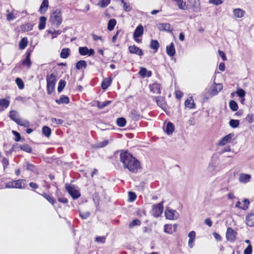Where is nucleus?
<instances>
[{"mask_svg":"<svg viewBox=\"0 0 254 254\" xmlns=\"http://www.w3.org/2000/svg\"><path fill=\"white\" fill-rule=\"evenodd\" d=\"M120 161L123 163L124 168L131 172L136 173L140 168V162L127 151L121 152Z\"/></svg>","mask_w":254,"mask_h":254,"instance_id":"1","label":"nucleus"},{"mask_svg":"<svg viewBox=\"0 0 254 254\" xmlns=\"http://www.w3.org/2000/svg\"><path fill=\"white\" fill-rule=\"evenodd\" d=\"M62 12L59 9H57L53 12L50 18V21L53 25L58 27L62 22Z\"/></svg>","mask_w":254,"mask_h":254,"instance_id":"2","label":"nucleus"},{"mask_svg":"<svg viewBox=\"0 0 254 254\" xmlns=\"http://www.w3.org/2000/svg\"><path fill=\"white\" fill-rule=\"evenodd\" d=\"M47 89L49 94H51L53 92L57 81L56 76L54 73H51L46 77Z\"/></svg>","mask_w":254,"mask_h":254,"instance_id":"3","label":"nucleus"},{"mask_svg":"<svg viewBox=\"0 0 254 254\" xmlns=\"http://www.w3.org/2000/svg\"><path fill=\"white\" fill-rule=\"evenodd\" d=\"M165 214L166 218L169 220L177 219L179 216V214L176 210L169 208H166Z\"/></svg>","mask_w":254,"mask_h":254,"instance_id":"4","label":"nucleus"},{"mask_svg":"<svg viewBox=\"0 0 254 254\" xmlns=\"http://www.w3.org/2000/svg\"><path fill=\"white\" fill-rule=\"evenodd\" d=\"M65 188L67 191L74 199L78 198L80 196V192L74 187L66 185Z\"/></svg>","mask_w":254,"mask_h":254,"instance_id":"5","label":"nucleus"},{"mask_svg":"<svg viewBox=\"0 0 254 254\" xmlns=\"http://www.w3.org/2000/svg\"><path fill=\"white\" fill-rule=\"evenodd\" d=\"M237 232L232 228L229 227L227 229L226 233V237L228 241L231 242H234L236 239Z\"/></svg>","mask_w":254,"mask_h":254,"instance_id":"6","label":"nucleus"},{"mask_svg":"<svg viewBox=\"0 0 254 254\" xmlns=\"http://www.w3.org/2000/svg\"><path fill=\"white\" fill-rule=\"evenodd\" d=\"M79 53L81 56H90L93 55L95 51L93 49H88L87 47H80L78 49Z\"/></svg>","mask_w":254,"mask_h":254,"instance_id":"7","label":"nucleus"},{"mask_svg":"<svg viewBox=\"0 0 254 254\" xmlns=\"http://www.w3.org/2000/svg\"><path fill=\"white\" fill-rule=\"evenodd\" d=\"M163 201L160 203L155 204L153 206V210L155 213L156 216H159L163 213L164 207H163Z\"/></svg>","mask_w":254,"mask_h":254,"instance_id":"8","label":"nucleus"},{"mask_svg":"<svg viewBox=\"0 0 254 254\" xmlns=\"http://www.w3.org/2000/svg\"><path fill=\"white\" fill-rule=\"evenodd\" d=\"M157 28L160 31H167L172 32L173 30V28L169 23H160L157 25Z\"/></svg>","mask_w":254,"mask_h":254,"instance_id":"9","label":"nucleus"},{"mask_svg":"<svg viewBox=\"0 0 254 254\" xmlns=\"http://www.w3.org/2000/svg\"><path fill=\"white\" fill-rule=\"evenodd\" d=\"M250 201L248 199H244L242 202L238 201L236 204V207L243 210H246L248 208Z\"/></svg>","mask_w":254,"mask_h":254,"instance_id":"10","label":"nucleus"},{"mask_svg":"<svg viewBox=\"0 0 254 254\" xmlns=\"http://www.w3.org/2000/svg\"><path fill=\"white\" fill-rule=\"evenodd\" d=\"M234 136V134L230 133L224 137H223L218 142V144L219 146H223L229 142L232 139V137Z\"/></svg>","mask_w":254,"mask_h":254,"instance_id":"11","label":"nucleus"},{"mask_svg":"<svg viewBox=\"0 0 254 254\" xmlns=\"http://www.w3.org/2000/svg\"><path fill=\"white\" fill-rule=\"evenodd\" d=\"M128 50L131 54H134L140 56L143 55V52L141 49L134 45L130 46L128 47Z\"/></svg>","mask_w":254,"mask_h":254,"instance_id":"12","label":"nucleus"},{"mask_svg":"<svg viewBox=\"0 0 254 254\" xmlns=\"http://www.w3.org/2000/svg\"><path fill=\"white\" fill-rule=\"evenodd\" d=\"M246 223L250 227L254 226V213H249L246 216Z\"/></svg>","mask_w":254,"mask_h":254,"instance_id":"13","label":"nucleus"},{"mask_svg":"<svg viewBox=\"0 0 254 254\" xmlns=\"http://www.w3.org/2000/svg\"><path fill=\"white\" fill-rule=\"evenodd\" d=\"M166 53L170 57H173L175 55L176 50L173 43H171L170 45L166 47Z\"/></svg>","mask_w":254,"mask_h":254,"instance_id":"14","label":"nucleus"},{"mask_svg":"<svg viewBox=\"0 0 254 254\" xmlns=\"http://www.w3.org/2000/svg\"><path fill=\"white\" fill-rule=\"evenodd\" d=\"M155 100L157 105L161 109H164L166 108V102L164 97L161 96L156 97Z\"/></svg>","mask_w":254,"mask_h":254,"instance_id":"15","label":"nucleus"},{"mask_svg":"<svg viewBox=\"0 0 254 254\" xmlns=\"http://www.w3.org/2000/svg\"><path fill=\"white\" fill-rule=\"evenodd\" d=\"M149 88L151 91L153 93H161V85L158 83H154L149 85Z\"/></svg>","mask_w":254,"mask_h":254,"instance_id":"16","label":"nucleus"},{"mask_svg":"<svg viewBox=\"0 0 254 254\" xmlns=\"http://www.w3.org/2000/svg\"><path fill=\"white\" fill-rule=\"evenodd\" d=\"M14 181V188L16 189H24L26 185V181L24 180L20 179Z\"/></svg>","mask_w":254,"mask_h":254,"instance_id":"17","label":"nucleus"},{"mask_svg":"<svg viewBox=\"0 0 254 254\" xmlns=\"http://www.w3.org/2000/svg\"><path fill=\"white\" fill-rule=\"evenodd\" d=\"M49 7L48 0H43L39 8V12L41 14H44Z\"/></svg>","mask_w":254,"mask_h":254,"instance_id":"18","label":"nucleus"},{"mask_svg":"<svg viewBox=\"0 0 254 254\" xmlns=\"http://www.w3.org/2000/svg\"><path fill=\"white\" fill-rule=\"evenodd\" d=\"M143 33V27L142 25L138 26L133 33V38H137L141 36Z\"/></svg>","mask_w":254,"mask_h":254,"instance_id":"19","label":"nucleus"},{"mask_svg":"<svg viewBox=\"0 0 254 254\" xmlns=\"http://www.w3.org/2000/svg\"><path fill=\"white\" fill-rule=\"evenodd\" d=\"M112 81V78L109 77L104 79L102 83L101 87L103 90H106L108 87L111 85Z\"/></svg>","mask_w":254,"mask_h":254,"instance_id":"20","label":"nucleus"},{"mask_svg":"<svg viewBox=\"0 0 254 254\" xmlns=\"http://www.w3.org/2000/svg\"><path fill=\"white\" fill-rule=\"evenodd\" d=\"M251 176L249 174H241L239 178V181L242 183H247L250 181Z\"/></svg>","mask_w":254,"mask_h":254,"instance_id":"21","label":"nucleus"},{"mask_svg":"<svg viewBox=\"0 0 254 254\" xmlns=\"http://www.w3.org/2000/svg\"><path fill=\"white\" fill-rule=\"evenodd\" d=\"M245 12L241 8H235L233 9L234 16L236 18H241L244 16Z\"/></svg>","mask_w":254,"mask_h":254,"instance_id":"22","label":"nucleus"},{"mask_svg":"<svg viewBox=\"0 0 254 254\" xmlns=\"http://www.w3.org/2000/svg\"><path fill=\"white\" fill-rule=\"evenodd\" d=\"M189 240L188 242V245L190 248H192L193 247L192 243L194 242L195 237V232L193 231H190L189 235Z\"/></svg>","mask_w":254,"mask_h":254,"instance_id":"23","label":"nucleus"},{"mask_svg":"<svg viewBox=\"0 0 254 254\" xmlns=\"http://www.w3.org/2000/svg\"><path fill=\"white\" fill-rule=\"evenodd\" d=\"M69 102V98L67 96H65L64 95H62L59 99L56 100V102L59 104H68Z\"/></svg>","mask_w":254,"mask_h":254,"instance_id":"24","label":"nucleus"},{"mask_svg":"<svg viewBox=\"0 0 254 254\" xmlns=\"http://www.w3.org/2000/svg\"><path fill=\"white\" fill-rule=\"evenodd\" d=\"M9 105V101L6 99L0 100V111L7 108Z\"/></svg>","mask_w":254,"mask_h":254,"instance_id":"25","label":"nucleus"},{"mask_svg":"<svg viewBox=\"0 0 254 254\" xmlns=\"http://www.w3.org/2000/svg\"><path fill=\"white\" fill-rule=\"evenodd\" d=\"M22 64L26 66L28 68H30L31 65V62L30 60V53L27 54L25 59L23 61Z\"/></svg>","mask_w":254,"mask_h":254,"instance_id":"26","label":"nucleus"},{"mask_svg":"<svg viewBox=\"0 0 254 254\" xmlns=\"http://www.w3.org/2000/svg\"><path fill=\"white\" fill-rule=\"evenodd\" d=\"M47 18L45 16H41L39 19V23L38 28L40 30H43L45 28Z\"/></svg>","mask_w":254,"mask_h":254,"instance_id":"27","label":"nucleus"},{"mask_svg":"<svg viewBox=\"0 0 254 254\" xmlns=\"http://www.w3.org/2000/svg\"><path fill=\"white\" fill-rule=\"evenodd\" d=\"M185 105L186 107L190 109H194L195 108V104L194 103L192 97H191L190 99H187L185 101Z\"/></svg>","mask_w":254,"mask_h":254,"instance_id":"28","label":"nucleus"},{"mask_svg":"<svg viewBox=\"0 0 254 254\" xmlns=\"http://www.w3.org/2000/svg\"><path fill=\"white\" fill-rule=\"evenodd\" d=\"M9 117L12 120L14 121L16 123L17 122V121H18L19 119L18 118V113L14 110L9 112Z\"/></svg>","mask_w":254,"mask_h":254,"instance_id":"29","label":"nucleus"},{"mask_svg":"<svg viewBox=\"0 0 254 254\" xmlns=\"http://www.w3.org/2000/svg\"><path fill=\"white\" fill-rule=\"evenodd\" d=\"M174 130V125L171 123L168 122L166 126V132L168 135H171L173 133Z\"/></svg>","mask_w":254,"mask_h":254,"instance_id":"30","label":"nucleus"},{"mask_svg":"<svg viewBox=\"0 0 254 254\" xmlns=\"http://www.w3.org/2000/svg\"><path fill=\"white\" fill-rule=\"evenodd\" d=\"M129 117L134 120H138L140 119V115L138 111L135 110H132L129 114Z\"/></svg>","mask_w":254,"mask_h":254,"instance_id":"31","label":"nucleus"},{"mask_svg":"<svg viewBox=\"0 0 254 254\" xmlns=\"http://www.w3.org/2000/svg\"><path fill=\"white\" fill-rule=\"evenodd\" d=\"M70 49L68 48H64L62 50L60 53V57L63 59H66L69 55Z\"/></svg>","mask_w":254,"mask_h":254,"instance_id":"32","label":"nucleus"},{"mask_svg":"<svg viewBox=\"0 0 254 254\" xmlns=\"http://www.w3.org/2000/svg\"><path fill=\"white\" fill-rule=\"evenodd\" d=\"M87 66V63L84 60H80L77 62L76 64V68L78 70H80L82 68H85Z\"/></svg>","mask_w":254,"mask_h":254,"instance_id":"33","label":"nucleus"},{"mask_svg":"<svg viewBox=\"0 0 254 254\" xmlns=\"http://www.w3.org/2000/svg\"><path fill=\"white\" fill-rule=\"evenodd\" d=\"M112 103V101H106L103 102H101L100 101L97 102V106L98 108L102 109L104 108L105 107L108 106L109 104H110Z\"/></svg>","mask_w":254,"mask_h":254,"instance_id":"34","label":"nucleus"},{"mask_svg":"<svg viewBox=\"0 0 254 254\" xmlns=\"http://www.w3.org/2000/svg\"><path fill=\"white\" fill-rule=\"evenodd\" d=\"M28 43L27 38L26 37L23 38L19 43V48L20 49L23 50L25 49Z\"/></svg>","mask_w":254,"mask_h":254,"instance_id":"35","label":"nucleus"},{"mask_svg":"<svg viewBox=\"0 0 254 254\" xmlns=\"http://www.w3.org/2000/svg\"><path fill=\"white\" fill-rule=\"evenodd\" d=\"M116 123L119 127H124L126 126L127 121L125 118L121 117L117 119Z\"/></svg>","mask_w":254,"mask_h":254,"instance_id":"36","label":"nucleus"},{"mask_svg":"<svg viewBox=\"0 0 254 254\" xmlns=\"http://www.w3.org/2000/svg\"><path fill=\"white\" fill-rule=\"evenodd\" d=\"M42 133L45 136L49 137L51 134V129L47 126H44L42 128Z\"/></svg>","mask_w":254,"mask_h":254,"instance_id":"37","label":"nucleus"},{"mask_svg":"<svg viewBox=\"0 0 254 254\" xmlns=\"http://www.w3.org/2000/svg\"><path fill=\"white\" fill-rule=\"evenodd\" d=\"M116 20L115 19H110L108 23V29L109 31L113 30L116 24Z\"/></svg>","mask_w":254,"mask_h":254,"instance_id":"38","label":"nucleus"},{"mask_svg":"<svg viewBox=\"0 0 254 254\" xmlns=\"http://www.w3.org/2000/svg\"><path fill=\"white\" fill-rule=\"evenodd\" d=\"M17 121L16 124L19 126L24 127H28L30 126V123L27 120L19 119Z\"/></svg>","mask_w":254,"mask_h":254,"instance_id":"39","label":"nucleus"},{"mask_svg":"<svg viewBox=\"0 0 254 254\" xmlns=\"http://www.w3.org/2000/svg\"><path fill=\"white\" fill-rule=\"evenodd\" d=\"M42 195L50 203L52 204H54L55 202V199L54 197L50 194H49L46 193H44L42 194Z\"/></svg>","mask_w":254,"mask_h":254,"instance_id":"40","label":"nucleus"},{"mask_svg":"<svg viewBox=\"0 0 254 254\" xmlns=\"http://www.w3.org/2000/svg\"><path fill=\"white\" fill-rule=\"evenodd\" d=\"M19 148L22 150L25 151L26 152H28V153H31L32 151L31 147L29 145H28L27 144H24L22 145H19Z\"/></svg>","mask_w":254,"mask_h":254,"instance_id":"41","label":"nucleus"},{"mask_svg":"<svg viewBox=\"0 0 254 254\" xmlns=\"http://www.w3.org/2000/svg\"><path fill=\"white\" fill-rule=\"evenodd\" d=\"M150 46L151 49L156 51L159 47V43L157 40H152L150 42Z\"/></svg>","mask_w":254,"mask_h":254,"instance_id":"42","label":"nucleus"},{"mask_svg":"<svg viewBox=\"0 0 254 254\" xmlns=\"http://www.w3.org/2000/svg\"><path fill=\"white\" fill-rule=\"evenodd\" d=\"M174 230H172V226L170 225H165L164 226V232L168 234H172L173 231H175V229L176 228V226H174Z\"/></svg>","mask_w":254,"mask_h":254,"instance_id":"43","label":"nucleus"},{"mask_svg":"<svg viewBox=\"0 0 254 254\" xmlns=\"http://www.w3.org/2000/svg\"><path fill=\"white\" fill-rule=\"evenodd\" d=\"M229 107L233 111H236L238 109V106L237 102L234 100H231L229 102Z\"/></svg>","mask_w":254,"mask_h":254,"instance_id":"44","label":"nucleus"},{"mask_svg":"<svg viewBox=\"0 0 254 254\" xmlns=\"http://www.w3.org/2000/svg\"><path fill=\"white\" fill-rule=\"evenodd\" d=\"M240 122L238 120L231 119L229 121V125L232 128H236L239 127Z\"/></svg>","mask_w":254,"mask_h":254,"instance_id":"45","label":"nucleus"},{"mask_svg":"<svg viewBox=\"0 0 254 254\" xmlns=\"http://www.w3.org/2000/svg\"><path fill=\"white\" fill-rule=\"evenodd\" d=\"M111 2V0H101L97 5L101 7H105L107 6Z\"/></svg>","mask_w":254,"mask_h":254,"instance_id":"46","label":"nucleus"},{"mask_svg":"<svg viewBox=\"0 0 254 254\" xmlns=\"http://www.w3.org/2000/svg\"><path fill=\"white\" fill-rule=\"evenodd\" d=\"M66 82L64 80H60L58 87V91L61 92L65 86Z\"/></svg>","mask_w":254,"mask_h":254,"instance_id":"47","label":"nucleus"},{"mask_svg":"<svg viewBox=\"0 0 254 254\" xmlns=\"http://www.w3.org/2000/svg\"><path fill=\"white\" fill-rule=\"evenodd\" d=\"M16 84L20 89H22L24 87V84L22 80L20 78H17L15 80Z\"/></svg>","mask_w":254,"mask_h":254,"instance_id":"48","label":"nucleus"},{"mask_svg":"<svg viewBox=\"0 0 254 254\" xmlns=\"http://www.w3.org/2000/svg\"><path fill=\"white\" fill-rule=\"evenodd\" d=\"M21 28L23 31H29L32 30V26L30 23H27L22 25Z\"/></svg>","mask_w":254,"mask_h":254,"instance_id":"49","label":"nucleus"},{"mask_svg":"<svg viewBox=\"0 0 254 254\" xmlns=\"http://www.w3.org/2000/svg\"><path fill=\"white\" fill-rule=\"evenodd\" d=\"M141 224V222L138 219H134L129 224V228H132L135 226L140 225Z\"/></svg>","mask_w":254,"mask_h":254,"instance_id":"50","label":"nucleus"},{"mask_svg":"<svg viewBox=\"0 0 254 254\" xmlns=\"http://www.w3.org/2000/svg\"><path fill=\"white\" fill-rule=\"evenodd\" d=\"M122 3L123 4V8L124 10L126 11H129L131 10V7L128 4L127 2H126L124 0H121Z\"/></svg>","mask_w":254,"mask_h":254,"instance_id":"51","label":"nucleus"},{"mask_svg":"<svg viewBox=\"0 0 254 254\" xmlns=\"http://www.w3.org/2000/svg\"><path fill=\"white\" fill-rule=\"evenodd\" d=\"M136 198L135 193L132 191L128 192V199L130 202L134 201Z\"/></svg>","mask_w":254,"mask_h":254,"instance_id":"52","label":"nucleus"},{"mask_svg":"<svg viewBox=\"0 0 254 254\" xmlns=\"http://www.w3.org/2000/svg\"><path fill=\"white\" fill-rule=\"evenodd\" d=\"M48 32L52 34V39H54V38H56L58 35L61 34L62 32L60 30H55L54 31H53L52 30H49Z\"/></svg>","mask_w":254,"mask_h":254,"instance_id":"53","label":"nucleus"},{"mask_svg":"<svg viewBox=\"0 0 254 254\" xmlns=\"http://www.w3.org/2000/svg\"><path fill=\"white\" fill-rule=\"evenodd\" d=\"M90 215V213L89 211L84 212H79V215L83 219H87Z\"/></svg>","mask_w":254,"mask_h":254,"instance_id":"54","label":"nucleus"},{"mask_svg":"<svg viewBox=\"0 0 254 254\" xmlns=\"http://www.w3.org/2000/svg\"><path fill=\"white\" fill-rule=\"evenodd\" d=\"M51 122L53 124L58 125L63 124V121L61 119H56L55 118H53L51 119Z\"/></svg>","mask_w":254,"mask_h":254,"instance_id":"55","label":"nucleus"},{"mask_svg":"<svg viewBox=\"0 0 254 254\" xmlns=\"http://www.w3.org/2000/svg\"><path fill=\"white\" fill-rule=\"evenodd\" d=\"M236 94L239 97L242 98L245 96L246 92L243 89L240 88L237 90Z\"/></svg>","mask_w":254,"mask_h":254,"instance_id":"56","label":"nucleus"},{"mask_svg":"<svg viewBox=\"0 0 254 254\" xmlns=\"http://www.w3.org/2000/svg\"><path fill=\"white\" fill-rule=\"evenodd\" d=\"M223 88V86L221 84H216V86L214 88L213 91L215 92V93H218L219 91H220Z\"/></svg>","mask_w":254,"mask_h":254,"instance_id":"57","label":"nucleus"},{"mask_svg":"<svg viewBox=\"0 0 254 254\" xmlns=\"http://www.w3.org/2000/svg\"><path fill=\"white\" fill-rule=\"evenodd\" d=\"M147 70L145 68L141 67L139 71V74L142 77H145L147 75Z\"/></svg>","mask_w":254,"mask_h":254,"instance_id":"58","label":"nucleus"},{"mask_svg":"<svg viewBox=\"0 0 254 254\" xmlns=\"http://www.w3.org/2000/svg\"><path fill=\"white\" fill-rule=\"evenodd\" d=\"M12 133L15 136V140L16 141L18 142L21 140V135L19 132L15 130H12Z\"/></svg>","mask_w":254,"mask_h":254,"instance_id":"59","label":"nucleus"},{"mask_svg":"<svg viewBox=\"0 0 254 254\" xmlns=\"http://www.w3.org/2000/svg\"><path fill=\"white\" fill-rule=\"evenodd\" d=\"M252 247L251 245L249 244V246L245 249L244 251V254H252Z\"/></svg>","mask_w":254,"mask_h":254,"instance_id":"60","label":"nucleus"},{"mask_svg":"<svg viewBox=\"0 0 254 254\" xmlns=\"http://www.w3.org/2000/svg\"><path fill=\"white\" fill-rule=\"evenodd\" d=\"M223 0H209V2L216 5H218L223 3Z\"/></svg>","mask_w":254,"mask_h":254,"instance_id":"61","label":"nucleus"},{"mask_svg":"<svg viewBox=\"0 0 254 254\" xmlns=\"http://www.w3.org/2000/svg\"><path fill=\"white\" fill-rule=\"evenodd\" d=\"M108 144V141L107 140H104L101 142H99L97 144L98 148H102L106 146Z\"/></svg>","mask_w":254,"mask_h":254,"instance_id":"62","label":"nucleus"},{"mask_svg":"<svg viewBox=\"0 0 254 254\" xmlns=\"http://www.w3.org/2000/svg\"><path fill=\"white\" fill-rule=\"evenodd\" d=\"M2 166L4 169H5V168L8 166L9 165V161L6 158H3L2 161Z\"/></svg>","mask_w":254,"mask_h":254,"instance_id":"63","label":"nucleus"},{"mask_svg":"<svg viewBox=\"0 0 254 254\" xmlns=\"http://www.w3.org/2000/svg\"><path fill=\"white\" fill-rule=\"evenodd\" d=\"M96 241L103 244L105 242V238L104 237L98 236L96 238Z\"/></svg>","mask_w":254,"mask_h":254,"instance_id":"64","label":"nucleus"}]
</instances>
